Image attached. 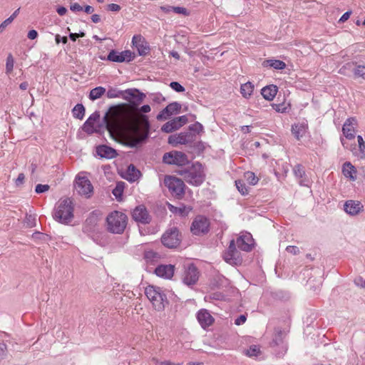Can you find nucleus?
<instances>
[{
    "label": "nucleus",
    "instance_id": "f257e3e1",
    "mask_svg": "<svg viewBox=\"0 0 365 365\" xmlns=\"http://www.w3.org/2000/svg\"><path fill=\"white\" fill-rule=\"evenodd\" d=\"M126 112L123 104L111 106L103 118V124L110 136L115 139L125 124Z\"/></svg>",
    "mask_w": 365,
    "mask_h": 365
},
{
    "label": "nucleus",
    "instance_id": "f03ea898",
    "mask_svg": "<svg viewBox=\"0 0 365 365\" xmlns=\"http://www.w3.org/2000/svg\"><path fill=\"white\" fill-rule=\"evenodd\" d=\"M142 130L138 126H134L131 131L125 133L121 140V143L128 148H135L146 142L150 136V124L148 117L142 115Z\"/></svg>",
    "mask_w": 365,
    "mask_h": 365
},
{
    "label": "nucleus",
    "instance_id": "7ed1b4c3",
    "mask_svg": "<svg viewBox=\"0 0 365 365\" xmlns=\"http://www.w3.org/2000/svg\"><path fill=\"white\" fill-rule=\"evenodd\" d=\"M187 183L199 186L205 180V175L201 163L196 162L187 168H181L177 172Z\"/></svg>",
    "mask_w": 365,
    "mask_h": 365
},
{
    "label": "nucleus",
    "instance_id": "20e7f679",
    "mask_svg": "<svg viewBox=\"0 0 365 365\" xmlns=\"http://www.w3.org/2000/svg\"><path fill=\"white\" fill-rule=\"evenodd\" d=\"M128 217L120 211H113L106 217V229L113 234H122L127 225Z\"/></svg>",
    "mask_w": 365,
    "mask_h": 365
},
{
    "label": "nucleus",
    "instance_id": "39448f33",
    "mask_svg": "<svg viewBox=\"0 0 365 365\" xmlns=\"http://www.w3.org/2000/svg\"><path fill=\"white\" fill-rule=\"evenodd\" d=\"M73 205L69 198L61 200L56 206L53 218L63 224H68L73 219Z\"/></svg>",
    "mask_w": 365,
    "mask_h": 365
},
{
    "label": "nucleus",
    "instance_id": "423d86ee",
    "mask_svg": "<svg viewBox=\"0 0 365 365\" xmlns=\"http://www.w3.org/2000/svg\"><path fill=\"white\" fill-rule=\"evenodd\" d=\"M145 294L153 304L155 309L161 311L165 308V303L168 304L166 295L158 287L149 285L145 288Z\"/></svg>",
    "mask_w": 365,
    "mask_h": 365
},
{
    "label": "nucleus",
    "instance_id": "0eeeda50",
    "mask_svg": "<svg viewBox=\"0 0 365 365\" xmlns=\"http://www.w3.org/2000/svg\"><path fill=\"white\" fill-rule=\"evenodd\" d=\"M164 184L168 188L173 196L182 198L185 194L184 182L176 177L167 175L164 179Z\"/></svg>",
    "mask_w": 365,
    "mask_h": 365
},
{
    "label": "nucleus",
    "instance_id": "6e6552de",
    "mask_svg": "<svg viewBox=\"0 0 365 365\" xmlns=\"http://www.w3.org/2000/svg\"><path fill=\"white\" fill-rule=\"evenodd\" d=\"M181 240V235L177 227L169 228L161 237L163 245L170 249H174L178 247Z\"/></svg>",
    "mask_w": 365,
    "mask_h": 365
},
{
    "label": "nucleus",
    "instance_id": "1a4fd4ad",
    "mask_svg": "<svg viewBox=\"0 0 365 365\" xmlns=\"http://www.w3.org/2000/svg\"><path fill=\"white\" fill-rule=\"evenodd\" d=\"M163 161L168 165H176L180 167L189 163L187 155L176 150L165 153L163 157Z\"/></svg>",
    "mask_w": 365,
    "mask_h": 365
},
{
    "label": "nucleus",
    "instance_id": "9d476101",
    "mask_svg": "<svg viewBox=\"0 0 365 365\" xmlns=\"http://www.w3.org/2000/svg\"><path fill=\"white\" fill-rule=\"evenodd\" d=\"M209 220L202 215H198L192 221L190 231L193 235L200 236L207 234L209 232Z\"/></svg>",
    "mask_w": 365,
    "mask_h": 365
},
{
    "label": "nucleus",
    "instance_id": "9b49d317",
    "mask_svg": "<svg viewBox=\"0 0 365 365\" xmlns=\"http://www.w3.org/2000/svg\"><path fill=\"white\" fill-rule=\"evenodd\" d=\"M145 95L137 88H128L123 91V98L129 101L132 107H137L140 104Z\"/></svg>",
    "mask_w": 365,
    "mask_h": 365
},
{
    "label": "nucleus",
    "instance_id": "f8f14e48",
    "mask_svg": "<svg viewBox=\"0 0 365 365\" xmlns=\"http://www.w3.org/2000/svg\"><path fill=\"white\" fill-rule=\"evenodd\" d=\"M223 259L230 264H238L241 259L239 257V252L236 249L235 240L230 241L227 250L223 254Z\"/></svg>",
    "mask_w": 365,
    "mask_h": 365
},
{
    "label": "nucleus",
    "instance_id": "ddd939ff",
    "mask_svg": "<svg viewBox=\"0 0 365 365\" xmlns=\"http://www.w3.org/2000/svg\"><path fill=\"white\" fill-rule=\"evenodd\" d=\"M75 187L80 195L88 197L93 190L90 180L86 177H78L76 180Z\"/></svg>",
    "mask_w": 365,
    "mask_h": 365
},
{
    "label": "nucleus",
    "instance_id": "4468645a",
    "mask_svg": "<svg viewBox=\"0 0 365 365\" xmlns=\"http://www.w3.org/2000/svg\"><path fill=\"white\" fill-rule=\"evenodd\" d=\"M196 135L194 133L186 131L175 135H170L168 143L170 144H188L195 140Z\"/></svg>",
    "mask_w": 365,
    "mask_h": 365
},
{
    "label": "nucleus",
    "instance_id": "2eb2a0df",
    "mask_svg": "<svg viewBox=\"0 0 365 365\" xmlns=\"http://www.w3.org/2000/svg\"><path fill=\"white\" fill-rule=\"evenodd\" d=\"M199 279V271L198 269L193 264H189L185 269L182 282L188 285L191 286L197 282Z\"/></svg>",
    "mask_w": 365,
    "mask_h": 365
},
{
    "label": "nucleus",
    "instance_id": "dca6fc26",
    "mask_svg": "<svg viewBox=\"0 0 365 365\" xmlns=\"http://www.w3.org/2000/svg\"><path fill=\"white\" fill-rule=\"evenodd\" d=\"M100 119V113L96 111L92 113L84 123L82 129L88 135H91L94 133H99L102 125H99L98 128H94V124Z\"/></svg>",
    "mask_w": 365,
    "mask_h": 365
},
{
    "label": "nucleus",
    "instance_id": "f3484780",
    "mask_svg": "<svg viewBox=\"0 0 365 365\" xmlns=\"http://www.w3.org/2000/svg\"><path fill=\"white\" fill-rule=\"evenodd\" d=\"M181 108L180 103L178 102L171 103L158 114L156 118L158 120H165L170 115L179 113Z\"/></svg>",
    "mask_w": 365,
    "mask_h": 365
},
{
    "label": "nucleus",
    "instance_id": "a211bd4d",
    "mask_svg": "<svg viewBox=\"0 0 365 365\" xmlns=\"http://www.w3.org/2000/svg\"><path fill=\"white\" fill-rule=\"evenodd\" d=\"M132 216L135 221L142 224H148L151 221V217L143 205L136 207L133 211Z\"/></svg>",
    "mask_w": 365,
    "mask_h": 365
},
{
    "label": "nucleus",
    "instance_id": "6ab92c4d",
    "mask_svg": "<svg viewBox=\"0 0 365 365\" xmlns=\"http://www.w3.org/2000/svg\"><path fill=\"white\" fill-rule=\"evenodd\" d=\"M132 43L133 46L137 48L140 56H145L150 50L145 38L141 35L133 36L132 38Z\"/></svg>",
    "mask_w": 365,
    "mask_h": 365
},
{
    "label": "nucleus",
    "instance_id": "aec40b11",
    "mask_svg": "<svg viewBox=\"0 0 365 365\" xmlns=\"http://www.w3.org/2000/svg\"><path fill=\"white\" fill-rule=\"evenodd\" d=\"M344 211L352 216L358 215L363 210V205L357 200H349L344 203Z\"/></svg>",
    "mask_w": 365,
    "mask_h": 365
},
{
    "label": "nucleus",
    "instance_id": "412c9836",
    "mask_svg": "<svg viewBox=\"0 0 365 365\" xmlns=\"http://www.w3.org/2000/svg\"><path fill=\"white\" fill-rule=\"evenodd\" d=\"M356 120L355 118H349L346 120L342 127V132L345 137L349 139L355 138V129L354 125L356 124Z\"/></svg>",
    "mask_w": 365,
    "mask_h": 365
},
{
    "label": "nucleus",
    "instance_id": "4be33fe9",
    "mask_svg": "<svg viewBox=\"0 0 365 365\" xmlns=\"http://www.w3.org/2000/svg\"><path fill=\"white\" fill-rule=\"evenodd\" d=\"M174 269L172 264H160L155 268V273L158 277L170 279L174 274Z\"/></svg>",
    "mask_w": 365,
    "mask_h": 365
},
{
    "label": "nucleus",
    "instance_id": "5701e85b",
    "mask_svg": "<svg viewBox=\"0 0 365 365\" xmlns=\"http://www.w3.org/2000/svg\"><path fill=\"white\" fill-rule=\"evenodd\" d=\"M197 318L202 328L210 326L214 322L213 317L206 309H201L197 312Z\"/></svg>",
    "mask_w": 365,
    "mask_h": 365
},
{
    "label": "nucleus",
    "instance_id": "b1692460",
    "mask_svg": "<svg viewBox=\"0 0 365 365\" xmlns=\"http://www.w3.org/2000/svg\"><path fill=\"white\" fill-rule=\"evenodd\" d=\"M293 172L295 177L299 180V183L302 186H308L309 180L307 178L304 167L301 164H297L293 168Z\"/></svg>",
    "mask_w": 365,
    "mask_h": 365
},
{
    "label": "nucleus",
    "instance_id": "393cba45",
    "mask_svg": "<svg viewBox=\"0 0 365 365\" xmlns=\"http://www.w3.org/2000/svg\"><path fill=\"white\" fill-rule=\"evenodd\" d=\"M96 152L98 155L105 158H113L118 155L115 149L106 145L98 146L96 148Z\"/></svg>",
    "mask_w": 365,
    "mask_h": 365
},
{
    "label": "nucleus",
    "instance_id": "a878e982",
    "mask_svg": "<svg viewBox=\"0 0 365 365\" xmlns=\"http://www.w3.org/2000/svg\"><path fill=\"white\" fill-rule=\"evenodd\" d=\"M250 242V236L242 235L237 238L236 245L241 250L249 252L252 250Z\"/></svg>",
    "mask_w": 365,
    "mask_h": 365
},
{
    "label": "nucleus",
    "instance_id": "bb28decb",
    "mask_svg": "<svg viewBox=\"0 0 365 365\" xmlns=\"http://www.w3.org/2000/svg\"><path fill=\"white\" fill-rule=\"evenodd\" d=\"M278 88L274 85H269L264 87L261 91V94L267 101H272L277 95Z\"/></svg>",
    "mask_w": 365,
    "mask_h": 365
},
{
    "label": "nucleus",
    "instance_id": "cd10ccee",
    "mask_svg": "<svg viewBox=\"0 0 365 365\" xmlns=\"http://www.w3.org/2000/svg\"><path fill=\"white\" fill-rule=\"evenodd\" d=\"M342 172L346 178H348L353 181L356 180V178L355 174L356 173V170L350 162L344 163L343 165Z\"/></svg>",
    "mask_w": 365,
    "mask_h": 365
},
{
    "label": "nucleus",
    "instance_id": "c85d7f7f",
    "mask_svg": "<svg viewBox=\"0 0 365 365\" xmlns=\"http://www.w3.org/2000/svg\"><path fill=\"white\" fill-rule=\"evenodd\" d=\"M140 176V172L135 167L130 164L127 169L125 179L130 182L137 180Z\"/></svg>",
    "mask_w": 365,
    "mask_h": 365
},
{
    "label": "nucleus",
    "instance_id": "c756f323",
    "mask_svg": "<svg viewBox=\"0 0 365 365\" xmlns=\"http://www.w3.org/2000/svg\"><path fill=\"white\" fill-rule=\"evenodd\" d=\"M262 64L264 66L274 68L277 70H282L286 67L284 61L275 59L265 60Z\"/></svg>",
    "mask_w": 365,
    "mask_h": 365
},
{
    "label": "nucleus",
    "instance_id": "7c9ffc66",
    "mask_svg": "<svg viewBox=\"0 0 365 365\" xmlns=\"http://www.w3.org/2000/svg\"><path fill=\"white\" fill-rule=\"evenodd\" d=\"M96 218L95 217H88L85 223L83 225V231L85 233H91L95 231V227L96 226Z\"/></svg>",
    "mask_w": 365,
    "mask_h": 365
},
{
    "label": "nucleus",
    "instance_id": "2f4dec72",
    "mask_svg": "<svg viewBox=\"0 0 365 365\" xmlns=\"http://www.w3.org/2000/svg\"><path fill=\"white\" fill-rule=\"evenodd\" d=\"M307 125L304 123L294 124L292 127V132L294 137L299 140L301 137L305 133Z\"/></svg>",
    "mask_w": 365,
    "mask_h": 365
},
{
    "label": "nucleus",
    "instance_id": "473e14b6",
    "mask_svg": "<svg viewBox=\"0 0 365 365\" xmlns=\"http://www.w3.org/2000/svg\"><path fill=\"white\" fill-rule=\"evenodd\" d=\"M179 126L175 118L165 123L161 128V130L166 133H170L179 129Z\"/></svg>",
    "mask_w": 365,
    "mask_h": 365
},
{
    "label": "nucleus",
    "instance_id": "72a5a7b5",
    "mask_svg": "<svg viewBox=\"0 0 365 365\" xmlns=\"http://www.w3.org/2000/svg\"><path fill=\"white\" fill-rule=\"evenodd\" d=\"M254 91V85L250 82H247L241 86L240 93L245 98H250Z\"/></svg>",
    "mask_w": 365,
    "mask_h": 365
},
{
    "label": "nucleus",
    "instance_id": "f704fd0d",
    "mask_svg": "<svg viewBox=\"0 0 365 365\" xmlns=\"http://www.w3.org/2000/svg\"><path fill=\"white\" fill-rule=\"evenodd\" d=\"M106 59L110 61L116 62V63H122L124 62V57L122 56L121 52H118L115 50H111Z\"/></svg>",
    "mask_w": 365,
    "mask_h": 365
},
{
    "label": "nucleus",
    "instance_id": "c9c22d12",
    "mask_svg": "<svg viewBox=\"0 0 365 365\" xmlns=\"http://www.w3.org/2000/svg\"><path fill=\"white\" fill-rule=\"evenodd\" d=\"M74 118L82 120L85 115V108L81 103L76 104L72 110Z\"/></svg>",
    "mask_w": 365,
    "mask_h": 365
},
{
    "label": "nucleus",
    "instance_id": "e433bc0d",
    "mask_svg": "<svg viewBox=\"0 0 365 365\" xmlns=\"http://www.w3.org/2000/svg\"><path fill=\"white\" fill-rule=\"evenodd\" d=\"M106 93V88L102 86L96 87L90 91L89 98L95 101L101 98Z\"/></svg>",
    "mask_w": 365,
    "mask_h": 365
},
{
    "label": "nucleus",
    "instance_id": "4c0bfd02",
    "mask_svg": "<svg viewBox=\"0 0 365 365\" xmlns=\"http://www.w3.org/2000/svg\"><path fill=\"white\" fill-rule=\"evenodd\" d=\"M357 140L359 144V153L356 155L359 158L365 159V141L361 135L357 136Z\"/></svg>",
    "mask_w": 365,
    "mask_h": 365
},
{
    "label": "nucleus",
    "instance_id": "58836bf2",
    "mask_svg": "<svg viewBox=\"0 0 365 365\" xmlns=\"http://www.w3.org/2000/svg\"><path fill=\"white\" fill-rule=\"evenodd\" d=\"M123 91H120L116 88L111 87L108 90L106 95L108 98H114L118 97L123 98Z\"/></svg>",
    "mask_w": 365,
    "mask_h": 365
},
{
    "label": "nucleus",
    "instance_id": "ea45409f",
    "mask_svg": "<svg viewBox=\"0 0 365 365\" xmlns=\"http://www.w3.org/2000/svg\"><path fill=\"white\" fill-rule=\"evenodd\" d=\"M14 59L11 53H9L6 62V73L10 74L14 68Z\"/></svg>",
    "mask_w": 365,
    "mask_h": 365
},
{
    "label": "nucleus",
    "instance_id": "a19ab883",
    "mask_svg": "<svg viewBox=\"0 0 365 365\" xmlns=\"http://www.w3.org/2000/svg\"><path fill=\"white\" fill-rule=\"evenodd\" d=\"M245 178H246L248 183L251 185H255L258 182V178L256 177L254 173L252 172H246L245 173Z\"/></svg>",
    "mask_w": 365,
    "mask_h": 365
},
{
    "label": "nucleus",
    "instance_id": "79ce46f5",
    "mask_svg": "<svg viewBox=\"0 0 365 365\" xmlns=\"http://www.w3.org/2000/svg\"><path fill=\"white\" fill-rule=\"evenodd\" d=\"M235 185H236V187H237L238 191L242 195H245L248 194V189H247L245 183L242 180H236Z\"/></svg>",
    "mask_w": 365,
    "mask_h": 365
},
{
    "label": "nucleus",
    "instance_id": "37998d69",
    "mask_svg": "<svg viewBox=\"0 0 365 365\" xmlns=\"http://www.w3.org/2000/svg\"><path fill=\"white\" fill-rule=\"evenodd\" d=\"M24 222L28 227H33L36 226V217L34 215L26 214Z\"/></svg>",
    "mask_w": 365,
    "mask_h": 365
},
{
    "label": "nucleus",
    "instance_id": "c03bdc74",
    "mask_svg": "<svg viewBox=\"0 0 365 365\" xmlns=\"http://www.w3.org/2000/svg\"><path fill=\"white\" fill-rule=\"evenodd\" d=\"M158 257H159V255L153 250H147V251H145V252H144V258L147 261L153 262V261H155V259H157Z\"/></svg>",
    "mask_w": 365,
    "mask_h": 365
},
{
    "label": "nucleus",
    "instance_id": "a18cd8bd",
    "mask_svg": "<svg viewBox=\"0 0 365 365\" xmlns=\"http://www.w3.org/2000/svg\"><path fill=\"white\" fill-rule=\"evenodd\" d=\"M189 131L199 134L203 131V126L201 123L195 122L194 124L189 125Z\"/></svg>",
    "mask_w": 365,
    "mask_h": 365
},
{
    "label": "nucleus",
    "instance_id": "49530a36",
    "mask_svg": "<svg viewBox=\"0 0 365 365\" xmlns=\"http://www.w3.org/2000/svg\"><path fill=\"white\" fill-rule=\"evenodd\" d=\"M259 352V348L256 345L250 346L247 350V354L250 356H257Z\"/></svg>",
    "mask_w": 365,
    "mask_h": 365
},
{
    "label": "nucleus",
    "instance_id": "de8ad7c7",
    "mask_svg": "<svg viewBox=\"0 0 365 365\" xmlns=\"http://www.w3.org/2000/svg\"><path fill=\"white\" fill-rule=\"evenodd\" d=\"M354 73L356 76L363 77L365 74V66L362 65H358L354 69Z\"/></svg>",
    "mask_w": 365,
    "mask_h": 365
},
{
    "label": "nucleus",
    "instance_id": "09e8293b",
    "mask_svg": "<svg viewBox=\"0 0 365 365\" xmlns=\"http://www.w3.org/2000/svg\"><path fill=\"white\" fill-rule=\"evenodd\" d=\"M170 86L172 89L178 93L185 91V88L177 81H173L170 83Z\"/></svg>",
    "mask_w": 365,
    "mask_h": 365
},
{
    "label": "nucleus",
    "instance_id": "8fccbe9b",
    "mask_svg": "<svg viewBox=\"0 0 365 365\" xmlns=\"http://www.w3.org/2000/svg\"><path fill=\"white\" fill-rule=\"evenodd\" d=\"M123 192V187L120 184H118L116 187L113 190V195L118 199L122 195Z\"/></svg>",
    "mask_w": 365,
    "mask_h": 365
},
{
    "label": "nucleus",
    "instance_id": "3c124183",
    "mask_svg": "<svg viewBox=\"0 0 365 365\" xmlns=\"http://www.w3.org/2000/svg\"><path fill=\"white\" fill-rule=\"evenodd\" d=\"M49 187H50L48 185L38 184L36 186L35 192L38 194H41L48 191L49 190Z\"/></svg>",
    "mask_w": 365,
    "mask_h": 365
},
{
    "label": "nucleus",
    "instance_id": "603ef678",
    "mask_svg": "<svg viewBox=\"0 0 365 365\" xmlns=\"http://www.w3.org/2000/svg\"><path fill=\"white\" fill-rule=\"evenodd\" d=\"M282 333L281 331L277 332V334L275 335L274 338L272 339V346L279 345L282 342Z\"/></svg>",
    "mask_w": 365,
    "mask_h": 365
},
{
    "label": "nucleus",
    "instance_id": "864d4df0",
    "mask_svg": "<svg viewBox=\"0 0 365 365\" xmlns=\"http://www.w3.org/2000/svg\"><path fill=\"white\" fill-rule=\"evenodd\" d=\"M7 355V346L4 342H0V360L4 359Z\"/></svg>",
    "mask_w": 365,
    "mask_h": 365
},
{
    "label": "nucleus",
    "instance_id": "5fc2aeb1",
    "mask_svg": "<svg viewBox=\"0 0 365 365\" xmlns=\"http://www.w3.org/2000/svg\"><path fill=\"white\" fill-rule=\"evenodd\" d=\"M175 121L177 122L179 128L185 125L187 123V117L186 115H182L177 118H175Z\"/></svg>",
    "mask_w": 365,
    "mask_h": 365
},
{
    "label": "nucleus",
    "instance_id": "6e6d98bb",
    "mask_svg": "<svg viewBox=\"0 0 365 365\" xmlns=\"http://www.w3.org/2000/svg\"><path fill=\"white\" fill-rule=\"evenodd\" d=\"M173 11L176 13V14H183L184 16H188L189 15V12L184 7L173 6Z\"/></svg>",
    "mask_w": 365,
    "mask_h": 365
},
{
    "label": "nucleus",
    "instance_id": "4d7b16f0",
    "mask_svg": "<svg viewBox=\"0 0 365 365\" xmlns=\"http://www.w3.org/2000/svg\"><path fill=\"white\" fill-rule=\"evenodd\" d=\"M122 56L124 57V61L130 62L133 60V53L130 51L126 50L121 52Z\"/></svg>",
    "mask_w": 365,
    "mask_h": 365
},
{
    "label": "nucleus",
    "instance_id": "13d9d810",
    "mask_svg": "<svg viewBox=\"0 0 365 365\" xmlns=\"http://www.w3.org/2000/svg\"><path fill=\"white\" fill-rule=\"evenodd\" d=\"M354 284L359 287L365 288V279H364L361 277H357L354 279Z\"/></svg>",
    "mask_w": 365,
    "mask_h": 365
},
{
    "label": "nucleus",
    "instance_id": "bf43d9fd",
    "mask_svg": "<svg viewBox=\"0 0 365 365\" xmlns=\"http://www.w3.org/2000/svg\"><path fill=\"white\" fill-rule=\"evenodd\" d=\"M287 252L292 255H298L299 253V249L296 246H287L286 248Z\"/></svg>",
    "mask_w": 365,
    "mask_h": 365
},
{
    "label": "nucleus",
    "instance_id": "052dcab7",
    "mask_svg": "<svg viewBox=\"0 0 365 365\" xmlns=\"http://www.w3.org/2000/svg\"><path fill=\"white\" fill-rule=\"evenodd\" d=\"M246 316L245 314H241L235 320V324L238 326L243 324L246 322Z\"/></svg>",
    "mask_w": 365,
    "mask_h": 365
},
{
    "label": "nucleus",
    "instance_id": "680f3d73",
    "mask_svg": "<svg viewBox=\"0 0 365 365\" xmlns=\"http://www.w3.org/2000/svg\"><path fill=\"white\" fill-rule=\"evenodd\" d=\"M12 22L11 18H8L6 20H4L1 24H0V34L4 30V29L11 23Z\"/></svg>",
    "mask_w": 365,
    "mask_h": 365
},
{
    "label": "nucleus",
    "instance_id": "e2e57ef3",
    "mask_svg": "<svg viewBox=\"0 0 365 365\" xmlns=\"http://www.w3.org/2000/svg\"><path fill=\"white\" fill-rule=\"evenodd\" d=\"M107 9L110 11H119L120 6L116 4H110L107 6Z\"/></svg>",
    "mask_w": 365,
    "mask_h": 365
},
{
    "label": "nucleus",
    "instance_id": "0e129e2a",
    "mask_svg": "<svg viewBox=\"0 0 365 365\" xmlns=\"http://www.w3.org/2000/svg\"><path fill=\"white\" fill-rule=\"evenodd\" d=\"M55 41L57 44H58L60 42L66 44L68 42V38L66 36L61 37L59 34H56L55 36Z\"/></svg>",
    "mask_w": 365,
    "mask_h": 365
},
{
    "label": "nucleus",
    "instance_id": "69168bd1",
    "mask_svg": "<svg viewBox=\"0 0 365 365\" xmlns=\"http://www.w3.org/2000/svg\"><path fill=\"white\" fill-rule=\"evenodd\" d=\"M70 9L73 11H83V7L78 3L72 4L70 6Z\"/></svg>",
    "mask_w": 365,
    "mask_h": 365
},
{
    "label": "nucleus",
    "instance_id": "338daca9",
    "mask_svg": "<svg viewBox=\"0 0 365 365\" xmlns=\"http://www.w3.org/2000/svg\"><path fill=\"white\" fill-rule=\"evenodd\" d=\"M150 110V106L149 105H143L140 108H138V111L142 113H149Z\"/></svg>",
    "mask_w": 365,
    "mask_h": 365
},
{
    "label": "nucleus",
    "instance_id": "774afa93",
    "mask_svg": "<svg viewBox=\"0 0 365 365\" xmlns=\"http://www.w3.org/2000/svg\"><path fill=\"white\" fill-rule=\"evenodd\" d=\"M25 175L24 173H20L18 175L17 179L16 180V185L19 186L20 185H22L24 182Z\"/></svg>",
    "mask_w": 365,
    "mask_h": 365
}]
</instances>
